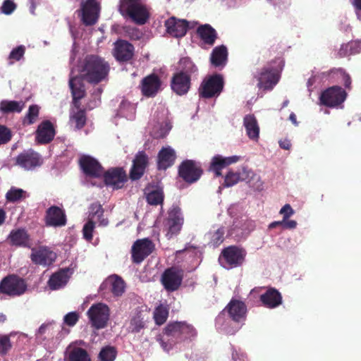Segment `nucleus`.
<instances>
[{"label": "nucleus", "instance_id": "1", "mask_svg": "<svg viewBox=\"0 0 361 361\" xmlns=\"http://www.w3.org/2000/svg\"><path fill=\"white\" fill-rule=\"evenodd\" d=\"M109 68L106 63L96 56L85 58L80 69L82 78L91 84H97L107 76Z\"/></svg>", "mask_w": 361, "mask_h": 361}, {"label": "nucleus", "instance_id": "2", "mask_svg": "<svg viewBox=\"0 0 361 361\" xmlns=\"http://www.w3.org/2000/svg\"><path fill=\"white\" fill-rule=\"evenodd\" d=\"M119 12L137 25L147 23L150 18V9L142 0H121Z\"/></svg>", "mask_w": 361, "mask_h": 361}, {"label": "nucleus", "instance_id": "3", "mask_svg": "<svg viewBox=\"0 0 361 361\" xmlns=\"http://www.w3.org/2000/svg\"><path fill=\"white\" fill-rule=\"evenodd\" d=\"M79 164L87 176L92 178L103 176L105 185H113V172L111 169L104 172V168L94 158L89 155H83L80 158Z\"/></svg>", "mask_w": 361, "mask_h": 361}, {"label": "nucleus", "instance_id": "4", "mask_svg": "<svg viewBox=\"0 0 361 361\" xmlns=\"http://www.w3.org/2000/svg\"><path fill=\"white\" fill-rule=\"evenodd\" d=\"M224 87V80L222 75L214 73L212 76L206 77L199 87L200 96L203 98H212L219 96Z\"/></svg>", "mask_w": 361, "mask_h": 361}, {"label": "nucleus", "instance_id": "5", "mask_svg": "<svg viewBox=\"0 0 361 361\" xmlns=\"http://www.w3.org/2000/svg\"><path fill=\"white\" fill-rule=\"evenodd\" d=\"M247 251L243 247L229 245L222 250L219 259L223 260V267L231 269L240 267L244 263Z\"/></svg>", "mask_w": 361, "mask_h": 361}, {"label": "nucleus", "instance_id": "6", "mask_svg": "<svg viewBox=\"0 0 361 361\" xmlns=\"http://www.w3.org/2000/svg\"><path fill=\"white\" fill-rule=\"evenodd\" d=\"M202 174L203 169L200 163H197L193 159H185L179 164V177L189 184L197 182Z\"/></svg>", "mask_w": 361, "mask_h": 361}, {"label": "nucleus", "instance_id": "7", "mask_svg": "<svg viewBox=\"0 0 361 361\" xmlns=\"http://www.w3.org/2000/svg\"><path fill=\"white\" fill-rule=\"evenodd\" d=\"M255 77L257 80V86L259 89L272 90L280 80L281 75L276 68L267 65L255 75Z\"/></svg>", "mask_w": 361, "mask_h": 361}, {"label": "nucleus", "instance_id": "8", "mask_svg": "<svg viewBox=\"0 0 361 361\" xmlns=\"http://www.w3.org/2000/svg\"><path fill=\"white\" fill-rule=\"evenodd\" d=\"M347 92L340 85H333L322 92L319 97L321 104L334 108L345 101Z\"/></svg>", "mask_w": 361, "mask_h": 361}, {"label": "nucleus", "instance_id": "9", "mask_svg": "<svg viewBox=\"0 0 361 361\" xmlns=\"http://www.w3.org/2000/svg\"><path fill=\"white\" fill-rule=\"evenodd\" d=\"M155 249V244L149 238H140L133 243L131 247V259L133 263L140 264L149 256Z\"/></svg>", "mask_w": 361, "mask_h": 361}, {"label": "nucleus", "instance_id": "10", "mask_svg": "<svg viewBox=\"0 0 361 361\" xmlns=\"http://www.w3.org/2000/svg\"><path fill=\"white\" fill-rule=\"evenodd\" d=\"M26 289L24 280L16 276L5 277L0 283V292L10 296L23 295Z\"/></svg>", "mask_w": 361, "mask_h": 361}, {"label": "nucleus", "instance_id": "11", "mask_svg": "<svg viewBox=\"0 0 361 361\" xmlns=\"http://www.w3.org/2000/svg\"><path fill=\"white\" fill-rule=\"evenodd\" d=\"M87 314L92 325L96 329L104 328L109 319V309L102 303H97L91 306Z\"/></svg>", "mask_w": 361, "mask_h": 361}, {"label": "nucleus", "instance_id": "12", "mask_svg": "<svg viewBox=\"0 0 361 361\" xmlns=\"http://www.w3.org/2000/svg\"><path fill=\"white\" fill-rule=\"evenodd\" d=\"M183 221L184 216L181 209L177 204H173L168 211V217L165 221V225L168 228L167 235L178 234L182 229Z\"/></svg>", "mask_w": 361, "mask_h": 361}, {"label": "nucleus", "instance_id": "13", "mask_svg": "<svg viewBox=\"0 0 361 361\" xmlns=\"http://www.w3.org/2000/svg\"><path fill=\"white\" fill-rule=\"evenodd\" d=\"M183 274L176 267H170L163 272L161 281L164 288L168 291L179 289L183 281Z\"/></svg>", "mask_w": 361, "mask_h": 361}, {"label": "nucleus", "instance_id": "14", "mask_svg": "<svg viewBox=\"0 0 361 361\" xmlns=\"http://www.w3.org/2000/svg\"><path fill=\"white\" fill-rule=\"evenodd\" d=\"M161 78L157 73H149L140 82V88L143 96L154 97L161 89Z\"/></svg>", "mask_w": 361, "mask_h": 361}, {"label": "nucleus", "instance_id": "15", "mask_svg": "<svg viewBox=\"0 0 361 361\" xmlns=\"http://www.w3.org/2000/svg\"><path fill=\"white\" fill-rule=\"evenodd\" d=\"M166 32L172 37H183L187 34L189 28V23L184 18H178L171 16L164 22Z\"/></svg>", "mask_w": 361, "mask_h": 361}, {"label": "nucleus", "instance_id": "16", "mask_svg": "<svg viewBox=\"0 0 361 361\" xmlns=\"http://www.w3.org/2000/svg\"><path fill=\"white\" fill-rule=\"evenodd\" d=\"M81 20L85 25H92L97 21L99 6L95 0H87L81 4Z\"/></svg>", "mask_w": 361, "mask_h": 361}, {"label": "nucleus", "instance_id": "17", "mask_svg": "<svg viewBox=\"0 0 361 361\" xmlns=\"http://www.w3.org/2000/svg\"><path fill=\"white\" fill-rule=\"evenodd\" d=\"M149 157L145 151H138L135 154L130 171L129 176L133 180L140 179L147 167Z\"/></svg>", "mask_w": 361, "mask_h": 361}, {"label": "nucleus", "instance_id": "18", "mask_svg": "<svg viewBox=\"0 0 361 361\" xmlns=\"http://www.w3.org/2000/svg\"><path fill=\"white\" fill-rule=\"evenodd\" d=\"M171 88L173 92L179 96L186 94L190 90V78L186 76L182 68L177 73H173L171 78Z\"/></svg>", "mask_w": 361, "mask_h": 361}, {"label": "nucleus", "instance_id": "19", "mask_svg": "<svg viewBox=\"0 0 361 361\" xmlns=\"http://www.w3.org/2000/svg\"><path fill=\"white\" fill-rule=\"evenodd\" d=\"M30 258L36 264L49 266L55 261L56 254L47 247H40L32 250Z\"/></svg>", "mask_w": 361, "mask_h": 361}, {"label": "nucleus", "instance_id": "20", "mask_svg": "<svg viewBox=\"0 0 361 361\" xmlns=\"http://www.w3.org/2000/svg\"><path fill=\"white\" fill-rule=\"evenodd\" d=\"M44 219L45 224L48 226L62 227L66 224L65 212L57 206H51L47 209Z\"/></svg>", "mask_w": 361, "mask_h": 361}, {"label": "nucleus", "instance_id": "21", "mask_svg": "<svg viewBox=\"0 0 361 361\" xmlns=\"http://www.w3.org/2000/svg\"><path fill=\"white\" fill-rule=\"evenodd\" d=\"M240 157L239 156H229V157H224L221 154H215L211 159L209 170L212 171L216 177L222 176V170L226 166H229L231 164L237 163Z\"/></svg>", "mask_w": 361, "mask_h": 361}, {"label": "nucleus", "instance_id": "22", "mask_svg": "<svg viewBox=\"0 0 361 361\" xmlns=\"http://www.w3.org/2000/svg\"><path fill=\"white\" fill-rule=\"evenodd\" d=\"M42 164L40 156L34 151L24 152L16 158V165L25 170H32Z\"/></svg>", "mask_w": 361, "mask_h": 361}, {"label": "nucleus", "instance_id": "23", "mask_svg": "<svg viewBox=\"0 0 361 361\" xmlns=\"http://www.w3.org/2000/svg\"><path fill=\"white\" fill-rule=\"evenodd\" d=\"M135 48L131 42L119 39L114 42V57L118 61H129L134 55Z\"/></svg>", "mask_w": 361, "mask_h": 361}, {"label": "nucleus", "instance_id": "24", "mask_svg": "<svg viewBox=\"0 0 361 361\" xmlns=\"http://www.w3.org/2000/svg\"><path fill=\"white\" fill-rule=\"evenodd\" d=\"M230 317L234 322H242L245 320L247 306L244 302L238 300V299H231L227 306H226Z\"/></svg>", "mask_w": 361, "mask_h": 361}, {"label": "nucleus", "instance_id": "25", "mask_svg": "<svg viewBox=\"0 0 361 361\" xmlns=\"http://www.w3.org/2000/svg\"><path fill=\"white\" fill-rule=\"evenodd\" d=\"M177 156L176 151L171 147H162L157 155V168L159 170H166L173 165Z\"/></svg>", "mask_w": 361, "mask_h": 361}, {"label": "nucleus", "instance_id": "26", "mask_svg": "<svg viewBox=\"0 0 361 361\" xmlns=\"http://www.w3.org/2000/svg\"><path fill=\"white\" fill-rule=\"evenodd\" d=\"M260 300L268 308H276L283 302V296L274 287H269L264 293L261 294Z\"/></svg>", "mask_w": 361, "mask_h": 361}, {"label": "nucleus", "instance_id": "27", "mask_svg": "<svg viewBox=\"0 0 361 361\" xmlns=\"http://www.w3.org/2000/svg\"><path fill=\"white\" fill-rule=\"evenodd\" d=\"M82 75L80 77H71L69 79V87L73 95L74 105L80 104V100L85 96V88L82 82Z\"/></svg>", "mask_w": 361, "mask_h": 361}, {"label": "nucleus", "instance_id": "28", "mask_svg": "<svg viewBox=\"0 0 361 361\" xmlns=\"http://www.w3.org/2000/svg\"><path fill=\"white\" fill-rule=\"evenodd\" d=\"M54 134L51 123L49 121H45L38 126L36 140L41 144L49 143L53 140Z\"/></svg>", "mask_w": 361, "mask_h": 361}, {"label": "nucleus", "instance_id": "29", "mask_svg": "<svg viewBox=\"0 0 361 361\" xmlns=\"http://www.w3.org/2000/svg\"><path fill=\"white\" fill-rule=\"evenodd\" d=\"M228 55L226 46H216L212 51L210 62L214 67H224L227 63Z\"/></svg>", "mask_w": 361, "mask_h": 361}, {"label": "nucleus", "instance_id": "30", "mask_svg": "<svg viewBox=\"0 0 361 361\" xmlns=\"http://www.w3.org/2000/svg\"><path fill=\"white\" fill-rule=\"evenodd\" d=\"M197 34L204 43L210 46L214 44L218 37L216 30H214V27L211 26V25H209V23H205L204 25H201L197 27Z\"/></svg>", "mask_w": 361, "mask_h": 361}, {"label": "nucleus", "instance_id": "31", "mask_svg": "<svg viewBox=\"0 0 361 361\" xmlns=\"http://www.w3.org/2000/svg\"><path fill=\"white\" fill-rule=\"evenodd\" d=\"M243 126L250 139L257 140L259 137L260 128L254 114H247L243 118Z\"/></svg>", "mask_w": 361, "mask_h": 361}, {"label": "nucleus", "instance_id": "32", "mask_svg": "<svg viewBox=\"0 0 361 361\" xmlns=\"http://www.w3.org/2000/svg\"><path fill=\"white\" fill-rule=\"evenodd\" d=\"M68 272V269H63L53 274L48 281L49 288L51 290H57L65 286L70 277Z\"/></svg>", "mask_w": 361, "mask_h": 361}, {"label": "nucleus", "instance_id": "33", "mask_svg": "<svg viewBox=\"0 0 361 361\" xmlns=\"http://www.w3.org/2000/svg\"><path fill=\"white\" fill-rule=\"evenodd\" d=\"M251 173L253 174V171H252V170L245 169V168H243L242 173H235L233 170H229L224 176L223 185H235V184H237L240 180H246V179L249 178Z\"/></svg>", "mask_w": 361, "mask_h": 361}, {"label": "nucleus", "instance_id": "34", "mask_svg": "<svg viewBox=\"0 0 361 361\" xmlns=\"http://www.w3.org/2000/svg\"><path fill=\"white\" fill-rule=\"evenodd\" d=\"M182 322H172L166 325L164 333L167 337L172 338L173 343L182 342Z\"/></svg>", "mask_w": 361, "mask_h": 361}, {"label": "nucleus", "instance_id": "35", "mask_svg": "<svg viewBox=\"0 0 361 361\" xmlns=\"http://www.w3.org/2000/svg\"><path fill=\"white\" fill-rule=\"evenodd\" d=\"M145 326V312L140 307L135 310L129 324V329L132 332H140Z\"/></svg>", "mask_w": 361, "mask_h": 361}, {"label": "nucleus", "instance_id": "36", "mask_svg": "<svg viewBox=\"0 0 361 361\" xmlns=\"http://www.w3.org/2000/svg\"><path fill=\"white\" fill-rule=\"evenodd\" d=\"M103 209L102 205L98 203H93L90 207L88 220L99 222L101 226H106L109 223L107 219L102 218Z\"/></svg>", "mask_w": 361, "mask_h": 361}, {"label": "nucleus", "instance_id": "37", "mask_svg": "<svg viewBox=\"0 0 361 361\" xmlns=\"http://www.w3.org/2000/svg\"><path fill=\"white\" fill-rule=\"evenodd\" d=\"M25 106V103L22 101H8L3 100L0 103V111L3 114H8L11 112L20 113Z\"/></svg>", "mask_w": 361, "mask_h": 361}, {"label": "nucleus", "instance_id": "38", "mask_svg": "<svg viewBox=\"0 0 361 361\" xmlns=\"http://www.w3.org/2000/svg\"><path fill=\"white\" fill-rule=\"evenodd\" d=\"M76 111L73 109L70 115V121L75 123V128L81 129L86 123V116L84 110L80 109V104L75 105Z\"/></svg>", "mask_w": 361, "mask_h": 361}, {"label": "nucleus", "instance_id": "39", "mask_svg": "<svg viewBox=\"0 0 361 361\" xmlns=\"http://www.w3.org/2000/svg\"><path fill=\"white\" fill-rule=\"evenodd\" d=\"M179 67H181L183 73L188 76L190 89L192 76L198 71L197 65L195 64L190 58L183 57L179 61Z\"/></svg>", "mask_w": 361, "mask_h": 361}, {"label": "nucleus", "instance_id": "40", "mask_svg": "<svg viewBox=\"0 0 361 361\" xmlns=\"http://www.w3.org/2000/svg\"><path fill=\"white\" fill-rule=\"evenodd\" d=\"M65 361H91L87 351L81 348H73L69 350Z\"/></svg>", "mask_w": 361, "mask_h": 361}, {"label": "nucleus", "instance_id": "41", "mask_svg": "<svg viewBox=\"0 0 361 361\" xmlns=\"http://www.w3.org/2000/svg\"><path fill=\"white\" fill-rule=\"evenodd\" d=\"M146 199L149 204H162L164 200V192L163 189H152L150 192H149V193L147 194Z\"/></svg>", "mask_w": 361, "mask_h": 361}, {"label": "nucleus", "instance_id": "42", "mask_svg": "<svg viewBox=\"0 0 361 361\" xmlns=\"http://www.w3.org/2000/svg\"><path fill=\"white\" fill-rule=\"evenodd\" d=\"M12 244L16 245H25L28 240V235L24 229L13 231L9 235Z\"/></svg>", "mask_w": 361, "mask_h": 361}, {"label": "nucleus", "instance_id": "43", "mask_svg": "<svg viewBox=\"0 0 361 361\" xmlns=\"http://www.w3.org/2000/svg\"><path fill=\"white\" fill-rule=\"evenodd\" d=\"M169 307L164 305L157 306L154 311V319L158 325H162L166 322L169 317Z\"/></svg>", "mask_w": 361, "mask_h": 361}, {"label": "nucleus", "instance_id": "44", "mask_svg": "<svg viewBox=\"0 0 361 361\" xmlns=\"http://www.w3.org/2000/svg\"><path fill=\"white\" fill-rule=\"evenodd\" d=\"M197 336V332L192 324L187 322H181V342L185 339H193Z\"/></svg>", "mask_w": 361, "mask_h": 361}, {"label": "nucleus", "instance_id": "45", "mask_svg": "<svg viewBox=\"0 0 361 361\" xmlns=\"http://www.w3.org/2000/svg\"><path fill=\"white\" fill-rule=\"evenodd\" d=\"M127 180L126 171L123 168H114V189H121Z\"/></svg>", "mask_w": 361, "mask_h": 361}, {"label": "nucleus", "instance_id": "46", "mask_svg": "<svg viewBox=\"0 0 361 361\" xmlns=\"http://www.w3.org/2000/svg\"><path fill=\"white\" fill-rule=\"evenodd\" d=\"M358 42H350L348 44H344L338 51V55L339 58H343V56H347V55L354 54V53H358L359 49H356Z\"/></svg>", "mask_w": 361, "mask_h": 361}, {"label": "nucleus", "instance_id": "47", "mask_svg": "<svg viewBox=\"0 0 361 361\" xmlns=\"http://www.w3.org/2000/svg\"><path fill=\"white\" fill-rule=\"evenodd\" d=\"M127 287V283L124 279L120 275L114 274V296H121L124 294Z\"/></svg>", "mask_w": 361, "mask_h": 361}, {"label": "nucleus", "instance_id": "48", "mask_svg": "<svg viewBox=\"0 0 361 361\" xmlns=\"http://www.w3.org/2000/svg\"><path fill=\"white\" fill-rule=\"evenodd\" d=\"M210 243L214 246H219L225 239L224 228H219L214 232H210Z\"/></svg>", "mask_w": 361, "mask_h": 361}, {"label": "nucleus", "instance_id": "49", "mask_svg": "<svg viewBox=\"0 0 361 361\" xmlns=\"http://www.w3.org/2000/svg\"><path fill=\"white\" fill-rule=\"evenodd\" d=\"M25 191L23 189L12 187L6 193V199L9 202H16L25 197Z\"/></svg>", "mask_w": 361, "mask_h": 361}, {"label": "nucleus", "instance_id": "50", "mask_svg": "<svg viewBox=\"0 0 361 361\" xmlns=\"http://www.w3.org/2000/svg\"><path fill=\"white\" fill-rule=\"evenodd\" d=\"M39 115V107L37 105H31L23 120V123L31 125L34 123Z\"/></svg>", "mask_w": 361, "mask_h": 361}, {"label": "nucleus", "instance_id": "51", "mask_svg": "<svg viewBox=\"0 0 361 361\" xmlns=\"http://www.w3.org/2000/svg\"><path fill=\"white\" fill-rule=\"evenodd\" d=\"M94 221H87L82 228L83 237L85 240L90 241L92 239V233L95 226Z\"/></svg>", "mask_w": 361, "mask_h": 361}, {"label": "nucleus", "instance_id": "52", "mask_svg": "<svg viewBox=\"0 0 361 361\" xmlns=\"http://www.w3.org/2000/svg\"><path fill=\"white\" fill-rule=\"evenodd\" d=\"M99 358L101 361H113V347L103 348L99 354Z\"/></svg>", "mask_w": 361, "mask_h": 361}, {"label": "nucleus", "instance_id": "53", "mask_svg": "<svg viewBox=\"0 0 361 361\" xmlns=\"http://www.w3.org/2000/svg\"><path fill=\"white\" fill-rule=\"evenodd\" d=\"M79 319V314L76 312H71L63 317V323L69 326H73Z\"/></svg>", "mask_w": 361, "mask_h": 361}, {"label": "nucleus", "instance_id": "54", "mask_svg": "<svg viewBox=\"0 0 361 361\" xmlns=\"http://www.w3.org/2000/svg\"><path fill=\"white\" fill-rule=\"evenodd\" d=\"M11 343L8 336L0 337V355H4L11 349Z\"/></svg>", "mask_w": 361, "mask_h": 361}, {"label": "nucleus", "instance_id": "55", "mask_svg": "<svg viewBox=\"0 0 361 361\" xmlns=\"http://www.w3.org/2000/svg\"><path fill=\"white\" fill-rule=\"evenodd\" d=\"M11 130L6 126L0 125V145L6 144L11 140Z\"/></svg>", "mask_w": 361, "mask_h": 361}, {"label": "nucleus", "instance_id": "56", "mask_svg": "<svg viewBox=\"0 0 361 361\" xmlns=\"http://www.w3.org/2000/svg\"><path fill=\"white\" fill-rule=\"evenodd\" d=\"M25 51V47L23 45H20L11 51L9 59L19 61L23 56Z\"/></svg>", "mask_w": 361, "mask_h": 361}, {"label": "nucleus", "instance_id": "57", "mask_svg": "<svg viewBox=\"0 0 361 361\" xmlns=\"http://www.w3.org/2000/svg\"><path fill=\"white\" fill-rule=\"evenodd\" d=\"M294 209H293L291 204H286L280 209V214H282V221L287 222L288 217L291 216L294 214Z\"/></svg>", "mask_w": 361, "mask_h": 361}, {"label": "nucleus", "instance_id": "58", "mask_svg": "<svg viewBox=\"0 0 361 361\" xmlns=\"http://www.w3.org/2000/svg\"><path fill=\"white\" fill-rule=\"evenodd\" d=\"M16 8V4L11 0H5L2 6L1 11L4 14H11Z\"/></svg>", "mask_w": 361, "mask_h": 361}, {"label": "nucleus", "instance_id": "59", "mask_svg": "<svg viewBox=\"0 0 361 361\" xmlns=\"http://www.w3.org/2000/svg\"><path fill=\"white\" fill-rule=\"evenodd\" d=\"M337 71L340 74H341L345 87L349 89V87H350L352 80H351V78H350L348 73H345V70H343V69H338Z\"/></svg>", "mask_w": 361, "mask_h": 361}, {"label": "nucleus", "instance_id": "60", "mask_svg": "<svg viewBox=\"0 0 361 361\" xmlns=\"http://www.w3.org/2000/svg\"><path fill=\"white\" fill-rule=\"evenodd\" d=\"M52 325V322L42 324L38 329L36 336H41L45 334L47 329Z\"/></svg>", "mask_w": 361, "mask_h": 361}, {"label": "nucleus", "instance_id": "61", "mask_svg": "<svg viewBox=\"0 0 361 361\" xmlns=\"http://www.w3.org/2000/svg\"><path fill=\"white\" fill-rule=\"evenodd\" d=\"M298 223L296 220H289V218L288 219V221L286 223L285 221H283V228H295L297 227Z\"/></svg>", "mask_w": 361, "mask_h": 361}, {"label": "nucleus", "instance_id": "62", "mask_svg": "<svg viewBox=\"0 0 361 361\" xmlns=\"http://www.w3.org/2000/svg\"><path fill=\"white\" fill-rule=\"evenodd\" d=\"M279 146L284 149H290L292 146L291 142L288 139H283L279 141Z\"/></svg>", "mask_w": 361, "mask_h": 361}, {"label": "nucleus", "instance_id": "63", "mask_svg": "<svg viewBox=\"0 0 361 361\" xmlns=\"http://www.w3.org/2000/svg\"><path fill=\"white\" fill-rule=\"evenodd\" d=\"M130 106H131L130 102H128V101H122L119 106L120 114H123V109L130 108Z\"/></svg>", "mask_w": 361, "mask_h": 361}, {"label": "nucleus", "instance_id": "64", "mask_svg": "<svg viewBox=\"0 0 361 361\" xmlns=\"http://www.w3.org/2000/svg\"><path fill=\"white\" fill-rule=\"evenodd\" d=\"M351 3L356 11H361V0H351Z\"/></svg>", "mask_w": 361, "mask_h": 361}]
</instances>
